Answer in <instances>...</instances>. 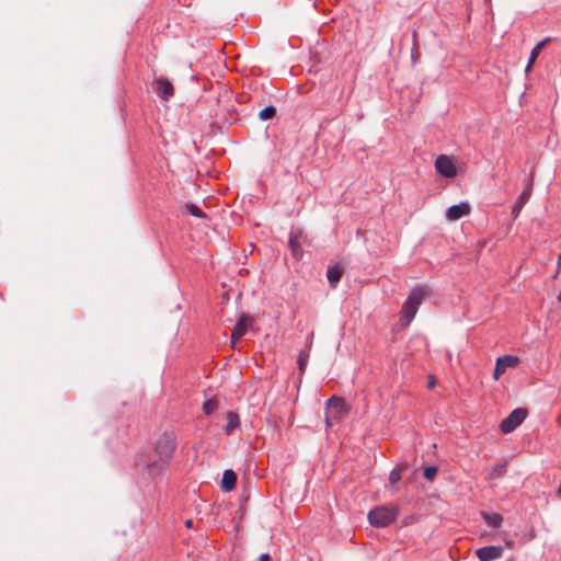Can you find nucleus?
I'll use <instances>...</instances> for the list:
<instances>
[{
	"instance_id": "f257e3e1",
	"label": "nucleus",
	"mask_w": 561,
	"mask_h": 561,
	"mask_svg": "<svg viewBox=\"0 0 561 561\" xmlns=\"http://www.w3.org/2000/svg\"><path fill=\"white\" fill-rule=\"evenodd\" d=\"M428 295L430 289L426 286H416L410 291L401 310V321L404 327H408L411 323L423 299Z\"/></svg>"
},
{
	"instance_id": "f03ea898",
	"label": "nucleus",
	"mask_w": 561,
	"mask_h": 561,
	"mask_svg": "<svg viewBox=\"0 0 561 561\" xmlns=\"http://www.w3.org/2000/svg\"><path fill=\"white\" fill-rule=\"evenodd\" d=\"M399 514L398 505H378L369 511L368 520L374 527L385 528L394 523Z\"/></svg>"
},
{
	"instance_id": "7ed1b4c3",
	"label": "nucleus",
	"mask_w": 561,
	"mask_h": 561,
	"mask_svg": "<svg viewBox=\"0 0 561 561\" xmlns=\"http://www.w3.org/2000/svg\"><path fill=\"white\" fill-rule=\"evenodd\" d=\"M348 405L345 400L337 396H332L327 402L325 423L332 426L341 422L348 414Z\"/></svg>"
},
{
	"instance_id": "20e7f679",
	"label": "nucleus",
	"mask_w": 561,
	"mask_h": 561,
	"mask_svg": "<svg viewBox=\"0 0 561 561\" xmlns=\"http://www.w3.org/2000/svg\"><path fill=\"white\" fill-rule=\"evenodd\" d=\"M175 450V442L174 438L168 434L162 435L154 447V453L157 456V460L153 461V465L160 462L165 465L172 458V455Z\"/></svg>"
},
{
	"instance_id": "39448f33",
	"label": "nucleus",
	"mask_w": 561,
	"mask_h": 561,
	"mask_svg": "<svg viewBox=\"0 0 561 561\" xmlns=\"http://www.w3.org/2000/svg\"><path fill=\"white\" fill-rule=\"evenodd\" d=\"M527 414L528 411L524 408L513 410L500 424L502 433L510 434L514 432L525 421Z\"/></svg>"
},
{
	"instance_id": "423d86ee",
	"label": "nucleus",
	"mask_w": 561,
	"mask_h": 561,
	"mask_svg": "<svg viewBox=\"0 0 561 561\" xmlns=\"http://www.w3.org/2000/svg\"><path fill=\"white\" fill-rule=\"evenodd\" d=\"M520 359L517 356L514 355H505L502 357H499L495 363L494 371H493V378L494 380H499L500 377L505 374V371L508 368H515L519 365Z\"/></svg>"
},
{
	"instance_id": "0eeeda50",
	"label": "nucleus",
	"mask_w": 561,
	"mask_h": 561,
	"mask_svg": "<svg viewBox=\"0 0 561 561\" xmlns=\"http://www.w3.org/2000/svg\"><path fill=\"white\" fill-rule=\"evenodd\" d=\"M436 171L445 178H455L457 175V168L454 160L445 154L437 157L435 161Z\"/></svg>"
},
{
	"instance_id": "6e6552de",
	"label": "nucleus",
	"mask_w": 561,
	"mask_h": 561,
	"mask_svg": "<svg viewBox=\"0 0 561 561\" xmlns=\"http://www.w3.org/2000/svg\"><path fill=\"white\" fill-rule=\"evenodd\" d=\"M152 89L163 101H169L174 95L173 84L165 78L154 79Z\"/></svg>"
},
{
	"instance_id": "1a4fd4ad",
	"label": "nucleus",
	"mask_w": 561,
	"mask_h": 561,
	"mask_svg": "<svg viewBox=\"0 0 561 561\" xmlns=\"http://www.w3.org/2000/svg\"><path fill=\"white\" fill-rule=\"evenodd\" d=\"M476 556L479 561H494L503 556V548L501 546H486L476 550Z\"/></svg>"
},
{
	"instance_id": "9d476101",
	"label": "nucleus",
	"mask_w": 561,
	"mask_h": 561,
	"mask_svg": "<svg viewBox=\"0 0 561 561\" xmlns=\"http://www.w3.org/2000/svg\"><path fill=\"white\" fill-rule=\"evenodd\" d=\"M471 213V206L468 202H461L458 205H453L446 210V218L449 221H456Z\"/></svg>"
},
{
	"instance_id": "9b49d317",
	"label": "nucleus",
	"mask_w": 561,
	"mask_h": 561,
	"mask_svg": "<svg viewBox=\"0 0 561 561\" xmlns=\"http://www.w3.org/2000/svg\"><path fill=\"white\" fill-rule=\"evenodd\" d=\"M250 324V319L245 316H242L239 321L236 323L232 334H231V342L232 344L236 343V341L240 340L248 331Z\"/></svg>"
},
{
	"instance_id": "f8f14e48",
	"label": "nucleus",
	"mask_w": 561,
	"mask_h": 561,
	"mask_svg": "<svg viewBox=\"0 0 561 561\" xmlns=\"http://www.w3.org/2000/svg\"><path fill=\"white\" fill-rule=\"evenodd\" d=\"M237 485V474L233 470H225L221 479V489L226 492L232 491Z\"/></svg>"
},
{
	"instance_id": "ddd939ff",
	"label": "nucleus",
	"mask_w": 561,
	"mask_h": 561,
	"mask_svg": "<svg viewBox=\"0 0 561 561\" xmlns=\"http://www.w3.org/2000/svg\"><path fill=\"white\" fill-rule=\"evenodd\" d=\"M342 274H343V267L341 265L335 264V265L329 266L327 276H328V279L332 287L336 286V284L340 282V279L342 277Z\"/></svg>"
},
{
	"instance_id": "4468645a",
	"label": "nucleus",
	"mask_w": 561,
	"mask_h": 561,
	"mask_svg": "<svg viewBox=\"0 0 561 561\" xmlns=\"http://www.w3.org/2000/svg\"><path fill=\"white\" fill-rule=\"evenodd\" d=\"M227 425L225 427V431H226V434H231L232 431H234L236 428H238L240 426V419H239V415L233 412V411H229L227 413Z\"/></svg>"
},
{
	"instance_id": "2eb2a0df",
	"label": "nucleus",
	"mask_w": 561,
	"mask_h": 561,
	"mask_svg": "<svg viewBox=\"0 0 561 561\" xmlns=\"http://www.w3.org/2000/svg\"><path fill=\"white\" fill-rule=\"evenodd\" d=\"M482 518L488 526L499 528L503 523V517L499 513H482Z\"/></svg>"
},
{
	"instance_id": "dca6fc26",
	"label": "nucleus",
	"mask_w": 561,
	"mask_h": 561,
	"mask_svg": "<svg viewBox=\"0 0 561 561\" xmlns=\"http://www.w3.org/2000/svg\"><path fill=\"white\" fill-rule=\"evenodd\" d=\"M549 41V38H546L543 41H541L540 43H538L534 49L531 50L530 53V57H529V61H528V65H527V68H526V71H529L530 68L533 67V65L535 64L536 59L538 58L540 51L542 50V48L545 47V45L547 44V42Z\"/></svg>"
},
{
	"instance_id": "f3484780",
	"label": "nucleus",
	"mask_w": 561,
	"mask_h": 561,
	"mask_svg": "<svg viewBox=\"0 0 561 561\" xmlns=\"http://www.w3.org/2000/svg\"><path fill=\"white\" fill-rule=\"evenodd\" d=\"M405 469L404 466H397L389 474V481L391 484H397L402 478V471Z\"/></svg>"
},
{
	"instance_id": "a211bd4d",
	"label": "nucleus",
	"mask_w": 561,
	"mask_h": 561,
	"mask_svg": "<svg viewBox=\"0 0 561 561\" xmlns=\"http://www.w3.org/2000/svg\"><path fill=\"white\" fill-rule=\"evenodd\" d=\"M219 407V402L216 398H211L207 401H205L204 405H203V410L206 414H211L213 412H215Z\"/></svg>"
},
{
	"instance_id": "6ab92c4d",
	"label": "nucleus",
	"mask_w": 561,
	"mask_h": 561,
	"mask_svg": "<svg viewBox=\"0 0 561 561\" xmlns=\"http://www.w3.org/2000/svg\"><path fill=\"white\" fill-rule=\"evenodd\" d=\"M276 115V110L273 106H267L260 112V118L263 121L271 119Z\"/></svg>"
},
{
	"instance_id": "aec40b11",
	"label": "nucleus",
	"mask_w": 561,
	"mask_h": 561,
	"mask_svg": "<svg viewBox=\"0 0 561 561\" xmlns=\"http://www.w3.org/2000/svg\"><path fill=\"white\" fill-rule=\"evenodd\" d=\"M530 194H531L530 188L525 190L518 197L516 205H515V209L519 210L523 207V205L526 203V201L530 197Z\"/></svg>"
},
{
	"instance_id": "412c9836",
	"label": "nucleus",
	"mask_w": 561,
	"mask_h": 561,
	"mask_svg": "<svg viewBox=\"0 0 561 561\" xmlns=\"http://www.w3.org/2000/svg\"><path fill=\"white\" fill-rule=\"evenodd\" d=\"M437 471H438L437 468L434 466L426 467L424 469V478L430 481H433L437 474Z\"/></svg>"
},
{
	"instance_id": "4be33fe9",
	"label": "nucleus",
	"mask_w": 561,
	"mask_h": 561,
	"mask_svg": "<svg viewBox=\"0 0 561 561\" xmlns=\"http://www.w3.org/2000/svg\"><path fill=\"white\" fill-rule=\"evenodd\" d=\"M187 209H188L190 214H192L195 217H198V218L205 217V213L198 206H196L194 204L187 205Z\"/></svg>"
},
{
	"instance_id": "5701e85b",
	"label": "nucleus",
	"mask_w": 561,
	"mask_h": 561,
	"mask_svg": "<svg viewBox=\"0 0 561 561\" xmlns=\"http://www.w3.org/2000/svg\"><path fill=\"white\" fill-rule=\"evenodd\" d=\"M298 364H299L300 371H304L305 370V366H306V357H305L304 354H300L299 359H298Z\"/></svg>"
},
{
	"instance_id": "b1692460",
	"label": "nucleus",
	"mask_w": 561,
	"mask_h": 561,
	"mask_svg": "<svg viewBox=\"0 0 561 561\" xmlns=\"http://www.w3.org/2000/svg\"><path fill=\"white\" fill-rule=\"evenodd\" d=\"M289 244H290V247H291L293 251L295 252V251H296V249H297V247H298V241H297L296 239L291 238V239L289 240Z\"/></svg>"
},
{
	"instance_id": "393cba45",
	"label": "nucleus",
	"mask_w": 561,
	"mask_h": 561,
	"mask_svg": "<svg viewBox=\"0 0 561 561\" xmlns=\"http://www.w3.org/2000/svg\"><path fill=\"white\" fill-rule=\"evenodd\" d=\"M259 561H271V557L268 553H263L259 557Z\"/></svg>"
},
{
	"instance_id": "a878e982",
	"label": "nucleus",
	"mask_w": 561,
	"mask_h": 561,
	"mask_svg": "<svg viewBox=\"0 0 561 561\" xmlns=\"http://www.w3.org/2000/svg\"><path fill=\"white\" fill-rule=\"evenodd\" d=\"M558 267H559V268H558L557 274H559V273L561 272V254H560V255H559V257H558Z\"/></svg>"
},
{
	"instance_id": "bb28decb",
	"label": "nucleus",
	"mask_w": 561,
	"mask_h": 561,
	"mask_svg": "<svg viewBox=\"0 0 561 561\" xmlns=\"http://www.w3.org/2000/svg\"><path fill=\"white\" fill-rule=\"evenodd\" d=\"M185 526H186L187 528H191V527L193 526V520H192V519H187V520L185 522Z\"/></svg>"
},
{
	"instance_id": "cd10ccee",
	"label": "nucleus",
	"mask_w": 561,
	"mask_h": 561,
	"mask_svg": "<svg viewBox=\"0 0 561 561\" xmlns=\"http://www.w3.org/2000/svg\"><path fill=\"white\" fill-rule=\"evenodd\" d=\"M435 386V380L432 378L428 382V387L433 388Z\"/></svg>"
},
{
	"instance_id": "c85d7f7f",
	"label": "nucleus",
	"mask_w": 561,
	"mask_h": 561,
	"mask_svg": "<svg viewBox=\"0 0 561 561\" xmlns=\"http://www.w3.org/2000/svg\"><path fill=\"white\" fill-rule=\"evenodd\" d=\"M503 472V468H501L500 470H495V473H497V476H501Z\"/></svg>"
},
{
	"instance_id": "c756f323",
	"label": "nucleus",
	"mask_w": 561,
	"mask_h": 561,
	"mask_svg": "<svg viewBox=\"0 0 561 561\" xmlns=\"http://www.w3.org/2000/svg\"><path fill=\"white\" fill-rule=\"evenodd\" d=\"M503 472V468H501L500 470H495V473H497V476H501Z\"/></svg>"
},
{
	"instance_id": "7c9ffc66",
	"label": "nucleus",
	"mask_w": 561,
	"mask_h": 561,
	"mask_svg": "<svg viewBox=\"0 0 561 561\" xmlns=\"http://www.w3.org/2000/svg\"><path fill=\"white\" fill-rule=\"evenodd\" d=\"M506 546L507 547H513V541L512 540L506 541Z\"/></svg>"
},
{
	"instance_id": "2f4dec72",
	"label": "nucleus",
	"mask_w": 561,
	"mask_h": 561,
	"mask_svg": "<svg viewBox=\"0 0 561 561\" xmlns=\"http://www.w3.org/2000/svg\"><path fill=\"white\" fill-rule=\"evenodd\" d=\"M558 493L561 495V484L559 485Z\"/></svg>"
}]
</instances>
